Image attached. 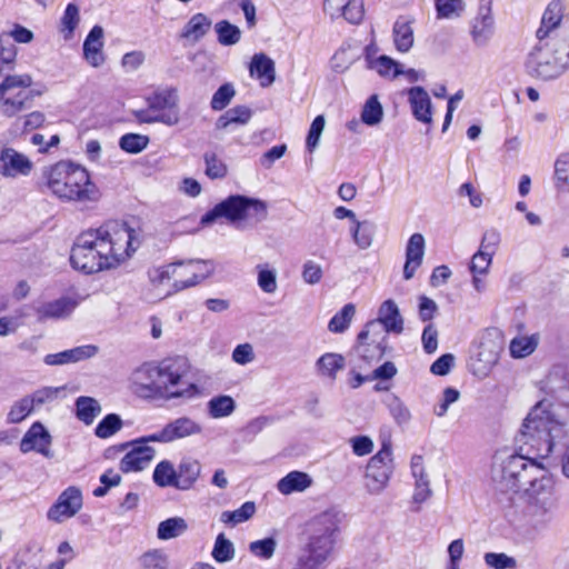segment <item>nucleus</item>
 Returning <instances> with one entry per match:
<instances>
[{
  "mask_svg": "<svg viewBox=\"0 0 569 569\" xmlns=\"http://www.w3.org/2000/svg\"><path fill=\"white\" fill-rule=\"evenodd\" d=\"M216 264L212 260H180L173 262L174 281L171 288L174 292L194 287L213 274Z\"/></svg>",
  "mask_w": 569,
  "mask_h": 569,
  "instance_id": "13",
  "label": "nucleus"
},
{
  "mask_svg": "<svg viewBox=\"0 0 569 569\" xmlns=\"http://www.w3.org/2000/svg\"><path fill=\"white\" fill-rule=\"evenodd\" d=\"M122 428V420L116 413L107 415L96 427L94 433L98 438L107 439Z\"/></svg>",
  "mask_w": 569,
  "mask_h": 569,
  "instance_id": "53",
  "label": "nucleus"
},
{
  "mask_svg": "<svg viewBox=\"0 0 569 569\" xmlns=\"http://www.w3.org/2000/svg\"><path fill=\"white\" fill-rule=\"evenodd\" d=\"M562 20V3L560 0H552L546 8L540 27L538 28L536 36L539 42L549 36V33L559 27Z\"/></svg>",
  "mask_w": 569,
  "mask_h": 569,
  "instance_id": "30",
  "label": "nucleus"
},
{
  "mask_svg": "<svg viewBox=\"0 0 569 569\" xmlns=\"http://www.w3.org/2000/svg\"><path fill=\"white\" fill-rule=\"evenodd\" d=\"M152 479L160 488L173 487L178 489V473L173 463L169 460H162L156 466Z\"/></svg>",
  "mask_w": 569,
  "mask_h": 569,
  "instance_id": "37",
  "label": "nucleus"
},
{
  "mask_svg": "<svg viewBox=\"0 0 569 569\" xmlns=\"http://www.w3.org/2000/svg\"><path fill=\"white\" fill-rule=\"evenodd\" d=\"M203 162L206 164L204 173L209 179H223L228 176V164L216 151H206Z\"/></svg>",
  "mask_w": 569,
  "mask_h": 569,
  "instance_id": "39",
  "label": "nucleus"
},
{
  "mask_svg": "<svg viewBox=\"0 0 569 569\" xmlns=\"http://www.w3.org/2000/svg\"><path fill=\"white\" fill-rule=\"evenodd\" d=\"M201 432L202 426L198 421L183 416L168 422L161 430L147 436V439L153 442L169 443Z\"/></svg>",
  "mask_w": 569,
  "mask_h": 569,
  "instance_id": "16",
  "label": "nucleus"
},
{
  "mask_svg": "<svg viewBox=\"0 0 569 569\" xmlns=\"http://www.w3.org/2000/svg\"><path fill=\"white\" fill-rule=\"evenodd\" d=\"M345 358L339 353H325L317 361V368L320 375L335 380L337 373L345 368Z\"/></svg>",
  "mask_w": 569,
  "mask_h": 569,
  "instance_id": "42",
  "label": "nucleus"
},
{
  "mask_svg": "<svg viewBox=\"0 0 569 569\" xmlns=\"http://www.w3.org/2000/svg\"><path fill=\"white\" fill-rule=\"evenodd\" d=\"M139 562L143 569H167L169 565L167 555L157 549L144 552Z\"/></svg>",
  "mask_w": 569,
  "mask_h": 569,
  "instance_id": "56",
  "label": "nucleus"
},
{
  "mask_svg": "<svg viewBox=\"0 0 569 569\" xmlns=\"http://www.w3.org/2000/svg\"><path fill=\"white\" fill-rule=\"evenodd\" d=\"M522 487L520 500L525 517L535 528H546L558 507L555 478L540 466Z\"/></svg>",
  "mask_w": 569,
  "mask_h": 569,
  "instance_id": "4",
  "label": "nucleus"
},
{
  "mask_svg": "<svg viewBox=\"0 0 569 569\" xmlns=\"http://www.w3.org/2000/svg\"><path fill=\"white\" fill-rule=\"evenodd\" d=\"M277 548V541L274 538H264L261 540H256L250 542L249 551L260 558V559H270L273 557Z\"/></svg>",
  "mask_w": 569,
  "mask_h": 569,
  "instance_id": "59",
  "label": "nucleus"
},
{
  "mask_svg": "<svg viewBox=\"0 0 569 569\" xmlns=\"http://www.w3.org/2000/svg\"><path fill=\"white\" fill-rule=\"evenodd\" d=\"M388 410L397 425H407L411 419V412L408 407L395 395H390L386 400Z\"/></svg>",
  "mask_w": 569,
  "mask_h": 569,
  "instance_id": "50",
  "label": "nucleus"
},
{
  "mask_svg": "<svg viewBox=\"0 0 569 569\" xmlns=\"http://www.w3.org/2000/svg\"><path fill=\"white\" fill-rule=\"evenodd\" d=\"M252 117V111L246 106H237L227 110L216 122L218 130H224L231 124H246Z\"/></svg>",
  "mask_w": 569,
  "mask_h": 569,
  "instance_id": "36",
  "label": "nucleus"
},
{
  "mask_svg": "<svg viewBox=\"0 0 569 569\" xmlns=\"http://www.w3.org/2000/svg\"><path fill=\"white\" fill-rule=\"evenodd\" d=\"M256 512V505L252 501L244 502L239 509L233 511H223L220 521L227 525L236 526L249 520Z\"/></svg>",
  "mask_w": 569,
  "mask_h": 569,
  "instance_id": "48",
  "label": "nucleus"
},
{
  "mask_svg": "<svg viewBox=\"0 0 569 569\" xmlns=\"http://www.w3.org/2000/svg\"><path fill=\"white\" fill-rule=\"evenodd\" d=\"M46 186L61 200L80 203L96 202L100 198L98 187L89 172L70 161H59L43 171Z\"/></svg>",
  "mask_w": 569,
  "mask_h": 569,
  "instance_id": "3",
  "label": "nucleus"
},
{
  "mask_svg": "<svg viewBox=\"0 0 569 569\" xmlns=\"http://www.w3.org/2000/svg\"><path fill=\"white\" fill-rule=\"evenodd\" d=\"M266 202L246 196H230L216 204L201 218L202 224H210L219 218H226L231 223L246 220L260 222L267 218Z\"/></svg>",
  "mask_w": 569,
  "mask_h": 569,
  "instance_id": "9",
  "label": "nucleus"
},
{
  "mask_svg": "<svg viewBox=\"0 0 569 569\" xmlns=\"http://www.w3.org/2000/svg\"><path fill=\"white\" fill-rule=\"evenodd\" d=\"M186 373V360L180 358L166 359L159 363L147 362L131 373V388L138 397L149 400L196 398L200 395L196 383L182 388Z\"/></svg>",
  "mask_w": 569,
  "mask_h": 569,
  "instance_id": "2",
  "label": "nucleus"
},
{
  "mask_svg": "<svg viewBox=\"0 0 569 569\" xmlns=\"http://www.w3.org/2000/svg\"><path fill=\"white\" fill-rule=\"evenodd\" d=\"M82 508V493L77 487H68L49 508L47 518L50 521L61 523L66 519L76 516Z\"/></svg>",
  "mask_w": 569,
  "mask_h": 569,
  "instance_id": "18",
  "label": "nucleus"
},
{
  "mask_svg": "<svg viewBox=\"0 0 569 569\" xmlns=\"http://www.w3.org/2000/svg\"><path fill=\"white\" fill-rule=\"evenodd\" d=\"M341 519L340 511L336 509H328L312 517L306 525L308 539L305 552H311L327 561L333 553Z\"/></svg>",
  "mask_w": 569,
  "mask_h": 569,
  "instance_id": "7",
  "label": "nucleus"
},
{
  "mask_svg": "<svg viewBox=\"0 0 569 569\" xmlns=\"http://www.w3.org/2000/svg\"><path fill=\"white\" fill-rule=\"evenodd\" d=\"M386 342L387 338L383 336L368 333L361 338L359 333L355 353L367 363L379 361L385 355Z\"/></svg>",
  "mask_w": 569,
  "mask_h": 569,
  "instance_id": "22",
  "label": "nucleus"
},
{
  "mask_svg": "<svg viewBox=\"0 0 569 569\" xmlns=\"http://www.w3.org/2000/svg\"><path fill=\"white\" fill-rule=\"evenodd\" d=\"M312 485L311 477L302 471H291L277 483V489L282 495H290L292 492H301Z\"/></svg>",
  "mask_w": 569,
  "mask_h": 569,
  "instance_id": "32",
  "label": "nucleus"
},
{
  "mask_svg": "<svg viewBox=\"0 0 569 569\" xmlns=\"http://www.w3.org/2000/svg\"><path fill=\"white\" fill-rule=\"evenodd\" d=\"M258 286L259 288L266 292V293H273L276 292L278 284H277V271L276 269L269 268L267 263L264 264H258Z\"/></svg>",
  "mask_w": 569,
  "mask_h": 569,
  "instance_id": "52",
  "label": "nucleus"
},
{
  "mask_svg": "<svg viewBox=\"0 0 569 569\" xmlns=\"http://www.w3.org/2000/svg\"><path fill=\"white\" fill-rule=\"evenodd\" d=\"M407 94L413 117L420 122L430 124L432 121V104L425 88L412 87L408 89Z\"/></svg>",
  "mask_w": 569,
  "mask_h": 569,
  "instance_id": "26",
  "label": "nucleus"
},
{
  "mask_svg": "<svg viewBox=\"0 0 569 569\" xmlns=\"http://www.w3.org/2000/svg\"><path fill=\"white\" fill-rule=\"evenodd\" d=\"M410 467L412 477L415 478V492L412 496V500L415 503L420 505L428 500L432 495L429 478L423 466L422 456H413L411 458Z\"/></svg>",
  "mask_w": 569,
  "mask_h": 569,
  "instance_id": "25",
  "label": "nucleus"
},
{
  "mask_svg": "<svg viewBox=\"0 0 569 569\" xmlns=\"http://www.w3.org/2000/svg\"><path fill=\"white\" fill-rule=\"evenodd\" d=\"M537 339L531 337H518L510 342V353L513 358H525L531 355L537 348Z\"/></svg>",
  "mask_w": 569,
  "mask_h": 569,
  "instance_id": "55",
  "label": "nucleus"
},
{
  "mask_svg": "<svg viewBox=\"0 0 569 569\" xmlns=\"http://www.w3.org/2000/svg\"><path fill=\"white\" fill-rule=\"evenodd\" d=\"M411 21L406 17H399L392 28V37L396 49L401 52H408L415 42L413 28Z\"/></svg>",
  "mask_w": 569,
  "mask_h": 569,
  "instance_id": "31",
  "label": "nucleus"
},
{
  "mask_svg": "<svg viewBox=\"0 0 569 569\" xmlns=\"http://www.w3.org/2000/svg\"><path fill=\"white\" fill-rule=\"evenodd\" d=\"M147 436L122 445V448L131 447L120 461V470L122 472L141 471L149 466L156 455V450L148 446Z\"/></svg>",
  "mask_w": 569,
  "mask_h": 569,
  "instance_id": "17",
  "label": "nucleus"
},
{
  "mask_svg": "<svg viewBox=\"0 0 569 569\" xmlns=\"http://www.w3.org/2000/svg\"><path fill=\"white\" fill-rule=\"evenodd\" d=\"M100 413L101 406L94 398L81 396L76 400V416L83 423L91 425Z\"/></svg>",
  "mask_w": 569,
  "mask_h": 569,
  "instance_id": "38",
  "label": "nucleus"
},
{
  "mask_svg": "<svg viewBox=\"0 0 569 569\" xmlns=\"http://www.w3.org/2000/svg\"><path fill=\"white\" fill-rule=\"evenodd\" d=\"M51 442L52 438L44 426L41 422H34L21 439L20 450L23 453L34 450L46 458H52Z\"/></svg>",
  "mask_w": 569,
  "mask_h": 569,
  "instance_id": "19",
  "label": "nucleus"
},
{
  "mask_svg": "<svg viewBox=\"0 0 569 569\" xmlns=\"http://www.w3.org/2000/svg\"><path fill=\"white\" fill-rule=\"evenodd\" d=\"M236 90L232 83H224L213 93L210 106L214 111L223 110L232 100Z\"/></svg>",
  "mask_w": 569,
  "mask_h": 569,
  "instance_id": "57",
  "label": "nucleus"
},
{
  "mask_svg": "<svg viewBox=\"0 0 569 569\" xmlns=\"http://www.w3.org/2000/svg\"><path fill=\"white\" fill-rule=\"evenodd\" d=\"M17 57V48L14 44L6 43L0 39V73L4 74L11 71Z\"/></svg>",
  "mask_w": 569,
  "mask_h": 569,
  "instance_id": "61",
  "label": "nucleus"
},
{
  "mask_svg": "<svg viewBox=\"0 0 569 569\" xmlns=\"http://www.w3.org/2000/svg\"><path fill=\"white\" fill-rule=\"evenodd\" d=\"M383 109L376 94L369 97L366 101L362 111L361 120L368 126H377L382 121Z\"/></svg>",
  "mask_w": 569,
  "mask_h": 569,
  "instance_id": "47",
  "label": "nucleus"
},
{
  "mask_svg": "<svg viewBox=\"0 0 569 569\" xmlns=\"http://www.w3.org/2000/svg\"><path fill=\"white\" fill-rule=\"evenodd\" d=\"M207 407L209 416L219 419L230 416L236 409V402L230 396L220 395L211 398Z\"/></svg>",
  "mask_w": 569,
  "mask_h": 569,
  "instance_id": "43",
  "label": "nucleus"
},
{
  "mask_svg": "<svg viewBox=\"0 0 569 569\" xmlns=\"http://www.w3.org/2000/svg\"><path fill=\"white\" fill-rule=\"evenodd\" d=\"M211 555L217 562L230 561L234 557L233 543L223 533H219Z\"/></svg>",
  "mask_w": 569,
  "mask_h": 569,
  "instance_id": "51",
  "label": "nucleus"
},
{
  "mask_svg": "<svg viewBox=\"0 0 569 569\" xmlns=\"http://www.w3.org/2000/svg\"><path fill=\"white\" fill-rule=\"evenodd\" d=\"M134 230L126 222L108 221L81 232L70 254L71 266L87 274L117 267L134 251Z\"/></svg>",
  "mask_w": 569,
  "mask_h": 569,
  "instance_id": "1",
  "label": "nucleus"
},
{
  "mask_svg": "<svg viewBox=\"0 0 569 569\" xmlns=\"http://www.w3.org/2000/svg\"><path fill=\"white\" fill-rule=\"evenodd\" d=\"M549 407L550 403L547 400L538 402L528 413L520 430L518 441L529 446L525 456L533 452L535 460L547 458L552 452L553 439L562 432V426L553 420ZM520 450L525 451V448L521 446Z\"/></svg>",
  "mask_w": 569,
  "mask_h": 569,
  "instance_id": "5",
  "label": "nucleus"
},
{
  "mask_svg": "<svg viewBox=\"0 0 569 569\" xmlns=\"http://www.w3.org/2000/svg\"><path fill=\"white\" fill-rule=\"evenodd\" d=\"M356 313V307L352 303H347L337 312L329 321L328 329L335 333L346 331Z\"/></svg>",
  "mask_w": 569,
  "mask_h": 569,
  "instance_id": "46",
  "label": "nucleus"
},
{
  "mask_svg": "<svg viewBox=\"0 0 569 569\" xmlns=\"http://www.w3.org/2000/svg\"><path fill=\"white\" fill-rule=\"evenodd\" d=\"M64 387H43L28 396L34 408L54 401Z\"/></svg>",
  "mask_w": 569,
  "mask_h": 569,
  "instance_id": "60",
  "label": "nucleus"
},
{
  "mask_svg": "<svg viewBox=\"0 0 569 569\" xmlns=\"http://www.w3.org/2000/svg\"><path fill=\"white\" fill-rule=\"evenodd\" d=\"M391 443L383 442L380 450L370 458L366 469V489L370 495L381 493L393 473Z\"/></svg>",
  "mask_w": 569,
  "mask_h": 569,
  "instance_id": "12",
  "label": "nucleus"
},
{
  "mask_svg": "<svg viewBox=\"0 0 569 569\" xmlns=\"http://www.w3.org/2000/svg\"><path fill=\"white\" fill-rule=\"evenodd\" d=\"M214 31L219 43L222 46H234L241 39V30L228 20L217 22L214 24Z\"/></svg>",
  "mask_w": 569,
  "mask_h": 569,
  "instance_id": "45",
  "label": "nucleus"
},
{
  "mask_svg": "<svg viewBox=\"0 0 569 569\" xmlns=\"http://www.w3.org/2000/svg\"><path fill=\"white\" fill-rule=\"evenodd\" d=\"M541 465L525 453H498L495 456L491 478L500 491L517 490L525 486Z\"/></svg>",
  "mask_w": 569,
  "mask_h": 569,
  "instance_id": "8",
  "label": "nucleus"
},
{
  "mask_svg": "<svg viewBox=\"0 0 569 569\" xmlns=\"http://www.w3.org/2000/svg\"><path fill=\"white\" fill-rule=\"evenodd\" d=\"M525 68L537 80H557L569 70V50L557 42H539L529 52Z\"/></svg>",
  "mask_w": 569,
  "mask_h": 569,
  "instance_id": "6",
  "label": "nucleus"
},
{
  "mask_svg": "<svg viewBox=\"0 0 569 569\" xmlns=\"http://www.w3.org/2000/svg\"><path fill=\"white\" fill-rule=\"evenodd\" d=\"M148 143L149 137L139 133H126L119 140V147L128 153H139Z\"/></svg>",
  "mask_w": 569,
  "mask_h": 569,
  "instance_id": "54",
  "label": "nucleus"
},
{
  "mask_svg": "<svg viewBox=\"0 0 569 569\" xmlns=\"http://www.w3.org/2000/svg\"><path fill=\"white\" fill-rule=\"evenodd\" d=\"M370 48L367 47L368 68L376 70L381 77L396 78L403 73L400 64L388 56H380L377 59L369 58Z\"/></svg>",
  "mask_w": 569,
  "mask_h": 569,
  "instance_id": "35",
  "label": "nucleus"
},
{
  "mask_svg": "<svg viewBox=\"0 0 569 569\" xmlns=\"http://www.w3.org/2000/svg\"><path fill=\"white\" fill-rule=\"evenodd\" d=\"M178 489L188 490L197 481L200 475V465L196 460H183L177 470Z\"/></svg>",
  "mask_w": 569,
  "mask_h": 569,
  "instance_id": "41",
  "label": "nucleus"
},
{
  "mask_svg": "<svg viewBox=\"0 0 569 569\" xmlns=\"http://www.w3.org/2000/svg\"><path fill=\"white\" fill-rule=\"evenodd\" d=\"M172 269H173V262L162 266V267H157V268L150 269L148 272L150 282L156 287H160L166 283H169L171 280L173 282L174 273H172Z\"/></svg>",
  "mask_w": 569,
  "mask_h": 569,
  "instance_id": "63",
  "label": "nucleus"
},
{
  "mask_svg": "<svg viewBox=\"0 0 569 569\" xmlns=\"http://www.w3.org/2000/svg\"><path fill=\"white\" fill-rule=\"evenodd\" d=\"M350 233L355 244L360 250H366L372 244L376 226L369 220H355V223L350 227Z\"/></svg>",
  "mask_w": 569,
  "mask_h": 569,
  "instance_id": "33",
  "label": "nucleus"
},
{
  "mask_svg": "<svg viewBox=\"0 0 569 569\" xmlns=\"http://www.w3.org/2000/svg\"><path fill=\"white\" fill-rule=\"evenodd\" d=\"M359 58L357 52H353L350 44L342 46L338 49L330 60L331 69L337 73L347 71L352 63Z\"/></svg>",
  "mask_w": 569,
  "mask_h": 569,
  "instance_id": "44",
  "label": "nucleus"
},
{
  "mask_svg": "<svg viewBox=\"0 0 569 569\" xmlns=\"http://www.w3.org/2000/svg\"><path fill=\"white\" fill-rule=\"evenodd\" d=\"M211 20L203 13L193 14L181 31V38L199 41L211 27Z\"/></svg>",
  "mask_w": 569,
  "mask_h": 569,
  "instance_id": "34",
  "label": "nucleus"
},
{
  "mask_svg": "<svg viewBox=\"0 0 569 569\" xmlns=\"http://www.w3.org/2000/svg\"><path fill=\"white\" fill-rule=\"evenodd\" d=\"M32 162L24 154L12 148H6L0 154V173L4 177L27 176L32 170Z\"/></svg>",
  "mask_w": 569,
  "mask_h": 569,
  "instance_id": "21",
  "label": "nucleus"
},
{
  "mask_svg": "<svg viewBox=\"0 0 569 569\" xmlns=\"http://www.w3.org/2000/svg\"><path fill=\"white\" fill-rule=\"evenodd\" d=\"M188 530L187 521L181 517H172L161 521L157 529V537L160 540L177 538Z\"/></svg>",
  "mask_w": 569,
  "mask_h": 569,
  "instance_id": "40",
  "label": "nucleus"
},
{
  "mask_svg": "<svg viewBox=\"0 0 569 569\" xmlns=\"http://www.w3.org/2000/svg\"><path fill=\"white\" fill-rule=\"evenodd\" d=\"M33 409L34 407L30 401V398L26 396L12 405L8 413V421L10 423H19L27 418Z\"/></svg>",
  "mask_w": 569,
  "mask_h": 569,
  "instance_id": "58",
  "label": "nucleus"
},
{
  "mask_svg": "<svg viewBox=\"0 0 569 569\" xmlns=\"http://www.w3.org/2000/svg\"><path fill=\"white\" fill-rule=\"evenodd\" d=\"M32 84L31 76L7 74L0 83V112L13 117L31 106L33 93L29 89Z\"/></svg>",
  "mask_w": 569,
  "mask_h": 569,
  "instance_id": "11",
  "label": "nucleus"
},
{
  "mask_svg": "<svg viewBox=\"0 0 569 569\" xmlns=\"http://www.w3.org/2000/svg\"><path fill=\"white\" fill-rule=\"evenodd\" d=\"M488 567L493 569H516L517 561L506 553L487 552L483 557Z\"/></svg>",
  "mask_w": 569,
  "mask_h": 569,
  "instance_id": "62",
  "label": "nucleus"
},
{
  "mask_svg": "<svg viewBox=\"0 0 569 569\" xmlns=\"http://www.w3.org/2000/svg\"><path fill=\"white\" fill-rule=\"evenodd\" d=\"M426 241L421 233H413L406 247V262L403 267V277L409 280L413 277L416 270L421 266L425 254Z\"/></svg>",
  "mask_w": 569,
  "mask_h": 569,
  "instance_id": "24",
  "label": "nucleus"
},
{
  "mask_svg": "<svg viewBox=\"0 0 569 569\" xmlns=\"http://www.w3.org/2000/svg\"><path fill=\"white\" fill-rule=\"evenodd\" d=\"M437 17L440 19H453L462 14L466 9L463 0H436Z\"/></svg>",
  "mask_w": 569,
  "mask_h": 569,
  "instance_id": "49",
  "label": "nucleus"
},
{
  "mask_svg": "<svg viewBox=\"0 0 569 569\" xmlns=\"http://www.w3.org/2000/svg\"><path fill=\"white\" fill-rule=\"evenodd\" d=\"M492 262V252L479 249L471 258V273L487 274Z\"/></svg>",
  "mask_w": 569,
  "mask_h": 569,
  "instance_id": "64",
  "label": "nucleus"
},
{
  "mask_svg": "<svg viewBox=\"0 0 569 569\" xmlns=\"http://www.w3.org/2000/svg\"><path fill=\"white\" fill-rule=\"evenodd\" d=\"M102 38L103 29L100 26H94L83 42L84 59L93 68H98L104 62Z\"/></svg>",
  "mask_w": 569,
  "mask_h": 569,
  "instance_id": "28",
  "label": "nucleus"
},
{
  "mask_svg": "<svg viewBox=\"0 0 569 569\" xmlns=\"http://www.w3.org/2000/svg\"><path fill=\"white\" fill-rule=\"evenodd\" d=\"M147 108L134 110L133 116L140 123L160 122L174 126L179 122L178 94L174 89L156 91L146 99Z\"/></svg>",
  "mask_w": 569,
  "mask_h": 569,
  "instance_id": "10",
  "label": "nucleus"
},
{
  "mask_svg": "<svg viewBox=\"0 0 569 569\" xmlns=\"http://www.w3.org/2000/svg\"><path fill=\"white\" fill-rule=\"evenodd\" d=\"M249 72L251 77H256L260 81L261 87L271 86L276 79L274 62L264 53L253 54Z\"/></svg>",
  "mask_w": 569,
  "mask_h": 569,
  "instance_id": "29",
  "label": "nucleus"
},
{
  "mask_svg": "<svg viewBox=\"0 0 569 569\" xmlns=\"http://www.w3.org/2000/svg\"><path fill=\"white\" fill-rule=\"evenodd\" d=\"M472 41L479 46H486L495 33V19L490 6H480L478 14L471 22Z\"/></svg>",
  "mask_w": 569,
  "mask_h": 569,
  "instance_id": "20",
  "label": "nucleus"
},
{
  "mask_svg": "<svg viewBox=\"0 0 569 569\" xmlns=\"http://www.w3.org/2000/svg\"><path fill=\"white\" fill-rule=\"evenodd\" d=\"M502 346L498 339L491 335L482 336L471 351L470 367L473 373L479 377L487 376L498 362Z\"/></svg>",
  "mask_w": 569,
  "mask_h": 569,
  "instance_id": "14",
  "label": "nucleus"
},
{
  "mask_svg": "<svg viewBox=\"0 0 569 569\" xmlns=\"http://www.w3.org/2000/svg\"><path fill=\"white\" fill-rule=\"evenodd\" d=\"M98 350V347L94 345L80 346L58 353L47 355L44 357V363L48 366L76 363L94 357Z\"/></svg>",
  "mask_w": 569,
  "mask_h": 569,
  "instance_id": "23",
  "label": "nucleus"
},
{
  "mask_svg": "<svg viewBox=\"0 0 569 569\" xmlns=\"http://www.w3.org/2000/svg\"><path fill=\"white\" fill-rule=\"evenodd\" d=\"M77 300L70 297H61L53 301L43 302L37 307L36 313L39 320L66 318L77 308Z\"/></svg>",
  "mask_w": 569,
  "mask_h": 569,
  "instance_id": "27",
  "label": "nucleus"
},
{
  "mask_svg": "<svg viewBox=\"0 0 569 569\" xmlns=\"http://www.w3.org/2000/svg\"><path fill=\"white\" fill-rule=\"evenodd\" d=\"M402 331L403 319L396 302L386 300L379 308L378 319L369 321L365 329L360 331V337L363 338L368 333H373L387 338L389 332L401 333Z\"/></svg>",
  "mask_w": 569,
  "mask_h": 569,
  "instance_id": "15",
  "label": "nucleus"
}]
</instances>
